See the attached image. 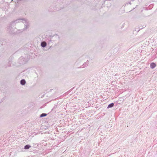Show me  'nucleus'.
Instances as JSON below:
<instances>
[{"label": "nucleus", "instance_id": "obj_1", "mask_svg": "<svg viewBox=\"0 0 157 157\" xmlns=\"http://www.w3.org/2000/svg\"><path fill=\"white\" fill-rule=\"evenodd\" d=\"M21 22L24 24L25 29L29 28V23L26 20L24 19H19L13 21L11 23L10 26L8 29V31L12 33H17V29L16 27H14V26H16L17 24Z\"/></svg>", "mask_w": 157, "mask_h": 157}, {"label": "nucleus", "instance_id": "obj_4", "mask_svg": "<svg viewBox=\"0 0 157 157\" xmlns=\"http://www.w3.org/2000/svg\"><path fill=\"white\" fill-rule=\"evenodd\" d=\"M114 103H111L110 104H109L107 107V109H109V108H112L114 106Z\"/></svg>", "mask_w": 157, "mask_h": 157}, {"label": "nucleus", "instance_id": "obj_8", "mask_svg": "<svg viewBox=\"0 0 157 157\" xmlns=\"http://www.w3.org/2000/svg\"><path fill=\"white\" fill-rule=\"evenodd\" d=\"M128 3H129V4H131L130 2H128Z\"/></svg>", "mask_w": 157, "mask_h": 157}, {"label": "nucleus", "instance_id": "obj_2", "mask_svg": "<svg viewBox=\"0 0 157 157\" xmlns=\"http://www.w3.org/2000/svg\"><path fill=\"white\" fill-rule=\"evenodd\" d=\"M156 64L154 63H151L150 64V67L151 68L153 69L156 67Z\"/></svg>", "mask_w": 157, "mask_h": 157}, {"label": "nucleus", "instance_id": "obj_6", "mask_svg": "<svg viewBox=\"0 0 157 157\" xmlns=\"http://www.w3.org/2000/svg\"><path fill=\"white\" fill-rule=\"evenodd\" d=\"M31 147V146L29 145H25V146L24 148L25 149H29L30 147Z\"/></svg>", "mask_w": 157, "mask_h": 157}, {"label": "nucleus", "instance_id": "obj_3", "mask_svg": "<svg viewBox=\"0 0 157 157\" xmlns=\"http://www.w3.org/2000/svg\"><path fill=\"white\" fill-rule=\"evenodd\" d=\"M47 44L45 42H42L41 44V46L43 47H45L46 46Z\"/></svg>", "mask_w": 157, "mask_h": 157}, {"label": "nucleus", "instance_id": "obj_5", "mask_svg": "<svg viewBox=\"0 0 157 157\" xmlns=\"http://www.w3.org/2000/svg\"><path fill=\"white\" fill-rule=\"evenodd\" d=\"M26 81L24 79H22L20 81L21 84L22 85H24L25 84Z\"/></svg>", "mask_w": 157, "mask_h": 157}, {"label": "nucleus", "instance_id": "obj_7", "mask_svg": "<svg viewBox=\"0 0 157 157\" xmlns=\"http://www.w3.org/2000/svg\"><path fill=\"white\" fill-rule=\"evenodd\" d=\"M47 115V114L46 113H43L40 115V117H42L46 116Z\"/></svg>", "mask_w": 157, "mask_h": 157}]
</instances>
